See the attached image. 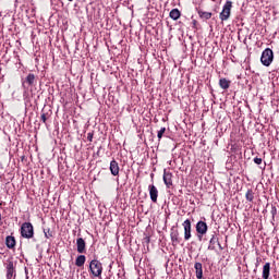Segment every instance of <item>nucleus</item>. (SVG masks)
<instances>
[{"label": "nucleus", "mask_w": 279, "mask_h": 279, "mask_svg": "<svg viewBox=\"0 0 279 279\" xmlns=\"http://www.w3.org/2000/svg\"><path fill=\"white\" fill-rule=\"evenodd\" d=\"M35 80H36V76L33 73H29L26 76V84H28V86H34Z\"/></svg>", "instance_id": "nucleus-21"}, {"label": "nucleus", "mask_w": 279, "mask_h": 279, "mask_svg": "<svg viewBox=\"0 0 279 279\" xmlns=\"http://www.w3.org/2000/svg\"><path fill=\"white\" fill-rule=\"evenodd\" d=\"M180 16H182V13L180 12V10L172 9L170 11V19H172V21H178V19H180Z\"/></svg>", "instance_id": "nucleus-19"}, {"label": "nucleus", "mask_w": 279, "mask_h": 279, "mask_svg": "<svg viewBox=\"0 0 279 279\" xmlns=\"http://www.w3.org/2000/svg\"><path fill=\"white\" fill-rule=\"evenodd\" d=\"M271 274V264L270 263H266L263 267V275L262 278L263 279H269V276Z\"/></svg>", "instance_id": "nucleus-15"}, {"label": "nucleus", "mask_w": 279, "mask_h": 279, "mask_svg": "<svg viewBox=\"0 0 279 279\" xmlns=\"http://www.w3.org/2000/svg\"><path fill=\"white\" fill-rule=\"evenodd\" d=\"M260 62L264 66H271V62H274V50L266 48L262 52Z\"/></svg>", "instance_id": "nucleus-3"}, {"label": "nucleus", "mask_w": 279, "mask_h": 279, "mask_svg": "<svg viewBox=\"0 0 279 279\" xmlns=\"http://www.w3.org/2000/svg\"><path fill=\"white\" fill-rule=\"evenodd\" d=\"M219 86L220 88H222V90H228V88H230V81H228L227 78H220Z\"/></svg>", "instance_id": "nucleus-20"}, {"label": "nucleus", "mask_w": 279, "mask_h": 279, "mask_svg": "<svg viewBox=\"0 0 279 279\" xmlns=\"http://www.w3.org/2000/svg\"><path fill=\"white\" fill-rule=\"evenodd\" d=\"M109 169L111 174L119 175V162H117L114 159L111 160Z\"/></svg>", "instance_id": "nucleus-17"}, {"label": "nucleus", "mask_w": 279, "mask_h": 279, "mask_svg": "<svg viewBox=\"0 0 279 279\" xmlns=\"http://www.w3.org/2000/svg\"><path fill=\"white\" fill-rule=\"evenodd\" d=\"M253 161L255 162V165H263V158L255 157Z\"/></svg>", "instance_id": "nucleus-26"}, {"label": "nucleus", "mask_w": 279, "mask_h": 279, "mask_svg": "<svg viewBox=\"0 0 279 279\" xmlns=\"http://www.w3.org/2000/svg\"><path fill=\"white\" fill-rule=\"evenodd\" d=\"M192 25H193V28H194V29H197V22H196V20H193V21H192Z\"/></svg>", "instance_id": "nucleus-29"}, {"label": "nucleus", "mask_w": 279, "mask_h": 279, "mask_svg": "<svg viewBox=\"0 0 279 279\" xmlns=\"http://www.w3.org/2000/svg\"><path fill=\"white\" fill-rule=\"evenodd\" d=\"M219 243V236H217V231H214L209 240L208 250H215V245Z\"/></svg>", "instance_id": "nucleus-12"}, {"label": "nucleus", "mask_w": 279, "mask_h": 279, "mask_svg": "<svg viewBox=\"0 0 279 279\" xmlns=\"http://www.w3.org/2000/svg\"><path fill=\"white\" fill-rule=\"evenodd\" d=\"M196 232L198 234V240L202 241L204 234H206V232H208V225L205 221L199 220L196 223Z\"/></svg>", "instance_id": "nucleus-6"}, {"label": "nucleus", "mask_w": 279, "mask_h": 279, "mask_svg": "<svg viewBox=\"0 0 279 279\" xmlns=\"http://www.w3.org/2000/svg\"><path fill=\"white\" fill-rule=\"evenodd\" d=\"M68 1H70V2H71V1H73V0H68Z\"/></svg>", "instance_id": "nucleus-32"}, {"label": "nucleus", "mask_w": 279, "mask_h": 279, "mask_svg": "<svg viewBox=\"0 0 279 279\" xmlns=\"http://www.w3.org/2000/svg\"><path fill=\"white\" fill-rule=\"evenodd\" d=\"M150 199L154 204L158 203V187L156 185L151 184L148 186Z\"/></svg>", "instance_id": "nucleus-8"}, {"label": "nucleus", "mask_w": 279, "mask_h": 279, "mask_svg": "<svg viewBox=\"0 0 279 279\" xmlns=\"http://www.w3.org/2000/svg\"><path fill=\"white\" fill-rule=\"evenodd\" d=\"M165 132H167V128H161L157 133V138L160 141L162 138Z\"/></svg>", "instance_id": "nucleus-24"}, {"label": "nucleus", "mask_w": 279, "mask_h": 279, "mask_svg": "<svg viewBox=\"0 0 279 279\" xmlns=\"http://www.w3.org/2000/svg\"><path fill=\"white\" fill-rule=\"evenodd\" d=\"M163 182L167 189H171L173 186V174L171 172L163 171Z\"/></svg>", "instance_id": "nucleus-7"}, {"label": "nucleus", "mask_w": 279, "mask_h": 279, "mask_svg": "<svg viewBox=\"0 0 279 279\" xmlns=\"http://www.w3.org/2000/svg\"><path fill=\"white\" fill-rule=\"evenodd\" d=\"M245 197L247 202H254V191L247 190Z\"/></svg>", "instance_id": "nucleus-22"}, {"label": "nucleus", "mask_w": 279, "mask_h": 279, "mask_svg": "<svg viewBox=\"0 0 279 279\" xmlns=\"http://www.w3.org/2000/svg\"><path fill=\"white\" fill-rule=\"evenodd\" d=\"M76 247L78 254H85L86 253V241H84L83 238H78L76 240Z\"/></svg>", "instance_id": "nucleus-10"}, {"label": "nucleus", "mask_w": 279, "mask_h": 279, "mask_svg": "<svg viewBox=\"0 0 279 279\" xmlns=\"http://www.w3.org/2000/svg\"><path fill=\"white\" fill-rule=\"evenodd\" d=\"M44 234L46 239H51V236H53V231H51V229H44Z\"/></svg>", "instance_id": "nucleus-23"}, {"label": "nucleus", "mask_w": 279, "mask_h": 279, "mask_svg": "<svg viewBox=\"0 0 279 279\" xmlns=\"http://www.w3.org/2000/svg\"><path fill=\"white\" fill-rule=\"evenodd\" d=\"M93 132L87 133V141H89V143H93Z\"/></svg>", "instance_id": "nucleus-28"}, {"label": "nucleus", "mask_w": 279, "mask_h": 279, "mask_svg": "<svg viewBox=\"0 0 279 279\" xmlns=\"http://www.w3.org/2000/svg\"><path fill=\"white\" fill-rule=\"evenodd\" d=\"M194 268H195L196 278L197 279L204 278V269H203L202 263L196 262L194 265Z\"/></svg>", "instance_id": "nucleus-14"}, {"label": "nucleus", "mask_w": 279, "mask_h": 279, "mask_svg": "<svg viewBox=\"0 0 279 279\" xmlns=\"http://www.w3.org/2000/svg\"><path fill=\"white\" fill-rule=\"evenodd\" d=\"M89 270L94 278H101V274H104V265L98 259H93L89 263Z\"/></svg>", "instance_id": "nucleus-1"}, {"label": "nucleus", "mask_w": 279, "mask_h": 279, "mask_svg": "<svg viewBox=\"0 0 279 279\" xmlns=\"http://www.w3.org/2000/svg\"><path fill=\"white\" fill-rule=\"evenodd\" d=\"M0 226H2V222H1V214H0Z\"/></svg>", "instance_id": "nucleus-31"}, {"label": "nucleus", "mask_w": 279, "mask_h": 279, "mask_svg": "<svg viewBox=\"0 0 279 279\" xmlns=\"http://www.w3.org/2000/svg\"><path fill=\"white\" fill-rule=\"evenodd\" d=\"M5 265L7 269V279H15L16 278V266L14 265V260L8 259Z\"/></svg>", "instance_id": "nucleus-5"}, {"label": "nucleus", "mask_w": 279, "mask_h": 279, "mask_svg": "<svg viewBox=\"0 0 279 279\" xmlns=\"http://www.w3.org/2000/svg\"><path fill=\"white\" fill-rule=\"evenodd\" d=\"M5 245L9 250H14L16 247V239L12 235L5 238Z\"/></svg>", "instance_id": "nucleus-13"}, {"label": "nucleus", "mask_w": 279, "mask_h": 279, "mask_svg": "<svg viewBox=\"0 0 279 279\" xmlns=\"http://www.w3.org/2000/svg\"><path fill=\"white\" fill-rule=\"evenodd\" d=\"M271 215H272V217H276V215L278 214V209L276 208V206H272L271 207Z\"/></svg>", "instance_id": "nucleus-27"}, {"label": "nucleus", "mask_w": 279, "mask_h": 279, "mask_svg": "<svg viewBox=\"0 0 279 279\" xmlns=\"http://www.w3.org/2000/svg\"><path fill=\"white\" fill-rule=\"evenodd\" d=\"M182 226L184 228V240L189 241L192 236V234H191V220L190 219L184 220Z\"/></svg>", "instance_id": "nucleus-9"}, {"label": "nucleus", "mask_w": 279, "mask_h": 279, "mask_svg": "<svg viewBox=\"0 0 279 279\" xmlns=\"http://www.w3.org/2000/svg\"><path fill=\"white\" fill-rule=\"evenodd\" d=\"M85 263H86V255H78L75 259L76 267H84Z\"/></svg>", "instance_id": "nucleus-18"}, {"label": "nucleus", "mask_w": 279, "mask_h": 279, "mask_svg": "<svg viewBox=\"0 0 279 279\" xmlns=\"http://www.w3.org/2000/svg\"><path fill=\"white\" fill-rule=\"evenodd\" d=\"M47 119H49V113H45V111H43L40 120L43 121V123H47Z\"/></svg>", "instance_id": "nucleus-25"}, {"label": "nucleus", "mask_w": 279, "mask_h": 279, "mask_svg": "<svg viewBox=\"0 0 279 279\" xmlns=\"http://www.w3.org/2000/svg\"><path fill=\"white\" fill-rule=\"evenodd\" d=\"M217 245H218L219 250H223V247L221 246V243H219V241L217 242Z\"/></svg>", "instance_id": "nucleus-30"}, {"label": "nucleus", "mask_w": 279, "mask_h": 279, "mask_svg": "<svg viewBox=\"0 0 279 279\" xmlns=\"http://www.w3.org/2000/svg\"><path fill=\"white\" fill-rule=\"evenodd\" d=\"M21 236L23 239H34V226L32 225V222L22 223Z\"/></svg>", "instance_id": "nucleus-2"}, {"label": "nucleus", "mask_w": 279, "mask_h": 279, "mask_svg": "<svg viewBox=\"0 0 279 279\" xmlns=\"http://www.w3.org/2000/svg\"><path fill=\"white\" fill-rule=\"evenodd\" d=\"M170 239L172 242V245H178L180 243V233L175 229H171Z\"/></svg>", "instance_id": "nucleus-11"}, {"label": "nucleus", "mask_w": 279, "mask_h": 279, "mask_svg": "<svg viewBox=\"0 0 279 279\" xmlns=\"http://www.w3.org/2000/svg\"><path fill=\"white\" fill-rule=\"evenodd\" d=\"M197 14H198L199 19H202L203 21H210V19H213L211 12L197 10Z\"/></svg>", "instance_id": "nucleus-16"}, {"label": "nucleus", "mask_w": 279, "mask_h": 279, "mask_svg": "<svg viewBox=\"0 0 279 279\" xmlns=\"http://www.w3.org/2000/svg\"><path fill=\"white\" fill-rule=\"evenodd\" d=\"M232 12V1L227 0L225 5L222 7V11L219 14L220 21H228L230 19V14Z\"/></svg>", "instance_id": "nucleus-4"}]
</instances>
